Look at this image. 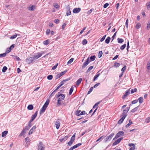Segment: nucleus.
Returning <instances> with one entry per match:
<instances>
[{
	"label": "nucleus",
	"mask_w": 150,
	"mask_h": 150,
	"mask_svg": "<svg viewBox=\"0 0 150 150\" xmlns=\"http://www.w3.org/2000/svg\"><path fill=\"white\" fill-rule=\"evenodd\" d=\"M17 35H18L17 34H15V35H14L13 36H11L10 37V38L11 39H13L14 38H16V37L17 36Z\"/></svg>",
	"instance_id": "obj_52"
},
{
	"label": "nucleus",
	"mask_w": 150,
	"mask_h": 150,
	"mask_svg": "<svg viewBox=\"0 0 150 150\" xmlns=\"http://www.w3.org/2000/svg\"><path fill=\"white\" fill-rule=\"evenodd\" d=\"M114 135V133H112L110 135L106 136V138L105 139L104 141L105 142L110 141Z\"/></svg>",
	"instance_id": "obj_3"
},
{
	"label": "nucleus",
	"mask_w": 150,
	"mask_h": 150,
	"mask_svg": "<svg viewBox=\"0 0 150 150\" xmlns=\"http://www.w3.org/2000/svg\"><path fill=\"white\" fill-rule=\"evenodd\" d=\"M126 66L125 65L124 67L122 69H121V71H122V72H124L125 71V70L126 69Z\"/></svg>",
	"instance_id": "obj_61"
},
{
	"label": "nucleus",
	"mask_w": 150,
	"mask_h": 150,
	"mask_svg": "<svg viewBox=\"0 0 150 150\" xmlns=\"http://www.w3.org/2000/svg\"><path fill=\"white\" fill-rule=\"evenodd\" d=\"M126 46V44H125L120 47V49L121 50H123L125 48Z\"/></svg>",
	"instance_id": "obj_43"
},
{
	"label": "nucleus",
	"mask_w": 150,
	"mask_h": 150,
	"mask_svg": "<svg viewBox=\"0 0 150 150\" xmlns=\"http://www.w3.org/2000/svg\"><path fill=\"white\" fill-rule=\"evenodd\" d=\"M38 111H36V112H35V114L32 115L31 118L30 120L31 121L33 122L34 119H35L36 117L37 114H38Z\"/></svg>",
	"instance_id": "obj_13"
},
{
	"label": "nucleus",
	"mask_w": 150,
	"mask_h": 150,
	"mask_svg": "<svg viewBox=\"0 0 150 150\" xmlns=\"http://www.w3.org/2000/svg\"><path fill=\"white\" fill-rule=\"evenodd\" d=\"M82 43L83 45H85L87 44V41L86 39H85L83 40Z\"/></svg>",
	"instance_id": "obj_41"
},
{
	"label": "nucleus",
	"mask_w": 150,
	"mask_h": 150,
	"mask_svg": "<svg viewBox=\"0 0 150 150\" xmlns=\"http://www.w3.org/2000/svg\"><path fill=\"white\" fill-rule=\"evenodd\" d=\"M35 59L33 57H31L26 59V61L28 64H30L32 63Z\"/></svg>",
	"instance_id": "obj_8"
},
{
	"label": "nucleus",
	"mask_w": 150,
	"mask_h": 150,
	"mask_svg": "<svg viewBox=\"0 0 150 150\" xmlns=\"http://www.w3.org/2000/svg\"><path fill=\"white\" fill-rule=\"evenodd\" d=\"M54 6L56 8H59V6L57 3H55L54 4Z\"/></svg>",
	"instance_id": "obj_47"
},
{
	"label": "nucleus",
	"mask_w": 150,
	"mask_h": 150,
	"mask_svg": "<svg viewBox=\"0 0 150 150\" xmlns=\"http://www.w3.org/2000/svg\"><path fill=\"white\" fill-rule=\"evenodd\" d=\"M138 100V101H139L140 104H141L143 101V99L142 97H140L139 98Z\"/></svg>",
	"instance_id": "obj_34"
},
{
	"label": "nucleus",
	"mask_w": 150,
	"mask_h": 150,
	"mask_svg": "<svg viewBox=\"0 0 150 150\" xmlns=\"http://www.w3.org/2000/svg\"><path fill=\"white\" fill-rule=\"evenodd\" d=\"M74 59L73 58H71L69 59V60L68 61L67 63V64H69L71 63L74 60Z\"/></svg>",
	"instance_id": "obj_42"
},
{
	"label": "nucleus",
	"mask_w": 150,
	"mask_h": 150,
	"mask_svg": "<svg viewBox=\"0 0 150 150\" xmlns=\"http://www.w3.org/2000/svg\"><path fill=\"white\" fill-rule=\"evenodd\" d=\"M90 62L91 61H90L89 57H88L85 61V62L83 63L82 67V69H84Z\"/></svg>",
	"instance_id": "obj_4"
},
{
	"label": "nucleus",
	"mask_w": 150,
	"mask_h": 150,
	"mask_svg": "<svg viewBox=\"0 0 150 150\" xmlns=\"http://www.w3.org/2000/svg\"><path fill=\"white\" fill-rule=\"evenodd\" d=\"M60 85L58 86L57 88L59 89L60 87H61L64 84V82H63V81H62L60 83Z\"/></svg>",
	"instance_id": "obj_55"
},
{
	"label": "nucleus",
	"mask_w": 150,
	"mask_h": 150,
	"mask_svg": "<svg viewBox=\"0 0 150 150\" xmlns=\"http://www.w3.org/2000/svg\"><path fill=\"white\" fill-rule=\"evenodd\" d=\"M109 5V4L108 3H107L104 4L103 6V8H107Z\"/></svg>",
	"instance_id": "obj_63"
},
{
	"label": "nucleus",
	"mask_w": 150,
	"mask_h": 150,
	"mask_svg": "<svg viewBox=\"0 0 150 150\" xmlns=\"http://www.w3.org/2000/svg\"><path fill=\"white\" fill-rule=\"evenodd\" d=\"M86 113V112L85 111H82L81 112V110H77L76 111V115L77 116H79L80 115H85Z\"/></svg>",
	"instance_id": "obj_7"
},
{
	"label": "nucleus",
	"mask_w": 150,
	"mask_h": 150,
	"mask_svg": "<svg viewBox=\"0 0 150 150\" xmlns=\"http://www.w3.org/2000/svg\"><path fill=\"white\" fill-rule=\"evenodd\" d=\"M147 69L148 70L150 69V61H149L147 64Z\"/></svg>",
	"instance_id": "obj_39"
},
{
	"label": "nucleus",
	"mask_w": 150,
	"mask_h": 150,
	"mask_svg": "<svg viewBox=\"0 0 150 150\" xmlns=\"http://www.w3.org/2000/svg\"><path fill=\"white\" fill-rule=\"evenodd\" d=\"M13 57L14 58V59H16L17 61H19L21 60V59L19 58L17 56H14L13 55H12Z\"/></svg>",
	"instance_id": "obj_32"
},
{
	"label": "nucleus",
	"mask_w": 150,
	"mask_h": 150,
	"mask_svg": "<svg viewBox=\"0 0 150 150\" xmlns=\"http://www.w3.org/2000/svg\"><path fill=\"white\" fill-rule=\"evenodd\" d=\"M133 124V123L132 122L131 120H129V123L126 125L125 127L126 128H127L129 127V126L131 124Z\"/></svg>",
	"instance_id": "obj_27"
},
{
	"label": "nucleus",
	"mask_w": 150,
	"mask_h": 150,
	"mask_svg": "<svg viewBox=\"0 0 150 150\" xmlns=\"http://www.w3.org/2000/svg\"><path fill=\"white\" fill-rule=\"evenodd\" d=\"M123 139V137H121L115 141L113 144V146H115L118 144Z\"/></svg>",
	"instance_id": "obj_9"
},
{
	"label": "nucleus",
	"mask_w": 150,
	"mask_h": 150,
	"mask_svg": "<svg viewBox=\"0 0 150 150\" xmlns=\"http://www.w3.org/2000/svg\"><path fill=\"white\" fill-rule=\"evenodd\" d=\"M75 134L76 133H74L73 135L72 136L70 140L67 143V144L69 146H71L72 143L74 141L75 138Z\"/></svg>",
	"instance_id": "obj_5"
},
{
	"label": "nucleus",
	"mask_w": 150,
	"mask_h": 150,
	"mask_svg": "<svg viewBox=\"0 0 150 150\" xmlns=\"http://www.w3.org/2000/svg\"><path fill=\"white\" fill-rule=\"evenodd\" d=\"M150 27V22H149L147 24V30H148L149 28Z\"/></svg>",
	"instance_id": "obj_64"
},
{
	"label": "nucleus",
	"mask_w": 150,
	"mask_h": 150,
	"mask_svg": "<svg viewBox=\"0 0 150 150\" xmlns=\"http://www.w3.org/2000/svg\"><path fill=\"white\" fill-rule=\"evenodd\" d=\"M81 10L80 8H74L73 10V12L74 13H79Z\"/></svg>",
	"instance_id": "obj_15"
},
{
	"label": "nucleus",
	"mask_w": 150,
	"mask_h": 150,
	"mask_svg": "<svg viewBox=\"0 0 150 150\" xmlns=\"http://www.w3.org/2000/svg\"><path fill=\"white\" fill-rule=\"evenodd\" d=\"M111 39V38L110 37H108L105 40V43L107 44H108L109 43L110 40Z\"/></svg>",
	"instance_id": "obj_30"
},
{
	"label": "nucleus",
	"mask_w": 150,
	"mask_h": 150,
	"mask_svg": "<svg viewBox=\"0 0 150 150\" xmlns=\"http://www.w3.org/2000/svg\"><path fill=\"white\" fill-rule=\"evenodd\" d=\"M128 145L131 147L130 148L129 150H134L135 149V146L134 144H129Z\"/></svg>",
	"instance_id": "obj_16"
},
{
	"label": "nucleus",
	"mask_w": 150,
	"mask_h": 150,
	"mask_svg": "<svg viewBox=\"0 0 150 150\" xmlns=\"http://www.w3.org/2000/svg\"><path fill=\"white\" fill-rule=\"evenodd\" d=\"M58 65V64L57 63L56 65H55L54 67H52V69L54 70L55 69L57 68Z\"/></svg>",
	"instance_id": "obj_62"
},
{
	"label": "nucleus",
	"mask_w": 150,
	"mask_h": 150,
	"mask_svg": "<svg viewBox=\"0 0 150 150\" xmlns=\"http://www.w3.org/2000/svg\"><path fill=\"white\" fill-rule=\"evenodd\" d=\"M106 36V35H104L101 39L100 41L101 42L103 41L105 39V37Z\"/></svg>",
	"instance_id": "obj_58"
},
{
	"label": "nucleus",
	"mask_w": 150,
	"mask_h": 150,
	"mask_svg": "<svg viewBox=\"0 0 150 150\" xmlns=\"http://www.w3.org/2000/svg\"><path fill=\"white\" fill-rule=\"evenodd\" d=\"M117 41L119 43H122L124 42V40L122 38H118L117 39Z\"/></svg>",
	"instance_id": "obj_31"
},
{
	"label": "nucleus",
	"mask_w": 150,
	"mask_h": 150,
	"mask_svg": "<svg viewBox=\"0 0 150 150\" xmlns=\"http://www.w3.org/2000/svg\"><path fill=\"white\" fill-rule=\"evenodd\" d=\"M100 102H97V103H96L93 106V108H95L97 106V107H98V105L100 103Z\"/></svg>",
	"instance_id": "obj_54"
},
{
	"label": "nucleus",
	"mask_w": 150,
	"mask_h": 150,
	"mask_svg": "<svg viewBox=\"0 0 150 150\" xmlns=\"http://www.w3.org/2000/svg\"><path fill=\"white\" fill-rule=\"evenodd\" d=\"M127 114L125 115L120 119L118 122V124H121L125 118L127 116Z\"/></svg>",
	"instance_id": "obj_10"
},
{
	"label": "nucleus",
	"mask_w": 150,
	"mask_h": 150,
	"mask_svg": "<svg viewBox=\"0 0 150 150\" xmlns=\"http://www.w3.org/2000/svg\"><path fill=\"white\" fill-rule=\"evenodd\" d=\"M50 42V41L49 40H47L43 42V44L45 45H48Z\"/></svg>",
	"instance_id": "obj_26"
},
{
	"label": "nucleus",
	"mask_w": 150,
	"mask_h": 150,
	"mask_svg": "<svg viewBox=\"0 0 150 150\" xmlns=\"http://www.w3.org/2000/svg\"><path fill=\"white\" fill-rule=\"evenodd\" d=\"M45 146L41 142H40L38 146V150H45Z\"/></svg>",
	"instance_id": "obj_2"
},
{
	"label": "nucleus",
	"mask_w": 150,
	"mask_h": 150,
	"mask_svg": "<svg viewBox=\"0 0 150 150\" xmlns=\"http://www.w3.org/2000/svg\"><path fill=\"white\" fill-rule=\"evenodd\" d=\"M67 24L65 23H64L62 25V28L63 30H64V29L65 28Z\"/></svg>",
	"instance_id": "obj_60"
},
{
	"label": "nucleus",
	"mask_w": 150,
	"mask_h": 150,
	"mask_svg": "<svg viewBox=\"0 0 150 150\" xmlns=\"http://www.w3.org/2000/svg\"><path fill=\"white\" fill-rule=\"evenodd\" d=\"M82 80V79L81 78H80L79 79L76 81V85L77 86H78L80 84Z\"/></svg>",
	"instance_id": "obj_21"
},
{
	"label": "nucleus",
	"mask_w": 150,
	"mask_h": 150,
	"mask_svg": "<svg viewBox=\"0 0 150 150\" xmlns=\"http://www.w3.org/2000/svg\"><path fill=\"white\" fill-rule=\"evenodd\" d=\"M55 125H56V128L58 129L60 125V122L59 121V120H57L56 121Z\"/></svg>",
	"instance_id": "obj_18"
},
{
	"label": "nucleus",
	"mask_w": 150,
	"mask_h": 150,
	"mask_svg": "<svg viewBox=\"0 0 150 150\" xmlns=\"http://www.w3.org/2000/svg\"><path fill=\"white\" fill-rule=\"evenodd\" d=\"M35 6L32 5L31 7H29L28 9L30 11H34L35 9Z\"/></svg>",
	"instance_id": "obj_25"
},
{
	"label": "nucleus",
	"mask_w": 150,
	"mask_h": 150,
	"mask_svg": "<svg viewBox=\"0 0 150 150\" xmlns=\"http://www.w3.org/2000/svg\"><path fill=\"white\" fill-rule=\"evenodd\" d=\"M137 91V89L136 88H135L134 89H132L131 90V92L132 93H133L134 92H136Z\"/></svg>",
	"instance_id": "obj_51"
},
{
	"label": "nucleus",
	"mask_w": 150,
	"mask_h": 150,
	"mask_svg": "<svg viewBox=\"0 0 150 150\" xmlns=\"http://www.w3.org/2000/svg\"><path fill=\"white\" fill-rule=\"evenodd\" d=\"M74 90V87L73 86H72L70 89L69 92V95H71L72 93Z\"/></svg>",
	"instance_id": "obj_33"
},
{
	"label": "nucleus",
	"mask_w": 150,
	"mask_h": 150,
	"mask_svg": "<svg viewBox=\"0 0 150 150\" xmlns=\"http://www.w3.org/2000/svg\"><path fill=\"white\" fill-rule=\"evenodd\" d=\"M40 52L41 53H38L37 55H35L33 56L34 58L35 59H37L41 57L42 54L45 53V52L44 51H42Z\"/></svg>",
	"instance_id": "obj_6"
},
{
	"label": "nucleus",
	"mask_w": 150,
	"mask_h": 150,
	"mask_svg": "<svg viewBox=\"0 0 150 150\" xmlns=\"http://www.w3.org/2000/svg\"><path fill=\"white\" fill-rule=\"evenodd\" d=\"M46 108H47L46 107L43 106L42 108L41 109V110L40 111V114L41 113H43V112H45Z\"/></svg>",
	"instance_id": "obj_22"
},
{
	"label": "nucleus",
	"mask_w": 150,
	"mask_h": 150,
	"mask_svg": "<svg viewBox=\"0 0 150 150\" xmlns=\"http://www.w3.org/2000/svg\"><path fill=\"white\" fill-rule=\"evenodd\" d=\"M124 134V132L122 131H120L118 133H117L115 136H117L118 137V138L120 136H123Z\"/></svg>",
	"instance_id": "obj_19"
},
{
	"label": "nucleus",
	"mask_w": 150,
	"mask_h": 150,
	"mask_svg": "<svg viewBox=\"0 0 150 150\" xmlns=\"http://www.w3.org/2000/svg\"><path fill=\"white\" fill-rule=\"evenodd\" d=\"M6 53H4L3 54H0V57H5L6 54Z\"/></svg>",
	"instance_id": "obj_56"
},
{
	"label": "nucleus",
	"mask_w": 150,
	"mask_h": 150,
	"mask_svg": "<svg viewBox=\"0 0 150 150\" xmlns=\"http://www.w3.org/2000/svg\"><path fill=\"white\" fill-rule=\"evenodd\" d=\"M71 14V11L70 10V8H68L67 11L66 12V15L67 16H69Z\"/></svg>",
	"instance_id": "obj_24"
},
{
	"label": "nucleus",
	"mask_w": 150,
	"mask_h": 150,
	"mask_svg": "<svg viewBox=\"0 0 150 150\" xmlns=\"http://www.w3.org/2000/svg\"><path fill=\"white\" fill-rule=\"evenodd\" d=\"M120 66V64L117 62H115L114 63V66L115 67H117Z\"/></svg>",
	"instance_id": "obj_48"
},
{
	"label": "nucleus",
	"mask_w": 150,
	"mask_h": 150,
	"mask_svg": "<svg viewBox=\"0 0 150 150\" xmlns=\"http://www.w3.org/2000/svg\"><path fill=\"white\" fill-rule=\"evenodd\" d=\"M49 103V101H48L47 100L43 106L47 108Z\"/></svg>",
	"instance_id": "obj_37"
},
{
	"label": "nucleus",
	"mask_w": 150,
	"mask_h": 150,
	"mask_svg": "<svg viewBox=\"0 0 150 150\" xmlns=\"http://www.w3.org/2000/svg\"><path fill=\"white\" fill-rule=\"evenodd\" d=\"M103 54V52L101 51H100L98 53V57L99 58H100Z\"/></svg>",
	"instance_id": "obj_46"
},
{
	"label": "nucleus",
	"mask_w": 150,
	"mask_h": 150,
	"mask_svg": "<svg viewBox=\"0 0 150 150\" xmlns=\"http://www.w3.org/2000/svg\"><path fill=\"white\" fill-rule=\"evenodd\" d=\"M8 133L7 131H4L2 133L1 136L2 137H4Z\"/></svg>",
	"instance_id": "obj_23"
},
{
	"label": "nucleus",
	"mask_w": 150,
	"mask_h": 150,
	"mask_svg": "<svg viewBox=\"0 0 150 150\" xmlns=\"http://www.w3.org/2000/svg\"><path fill=\"white\" fill-rule=\"evenodd\" d=\"M96 57L95 55H92L89 58V59L91 60V61H93L95 60Z\"/></svg>",
	"instance_id": "obj_29"
},
{
	"label": "nucleus",
	"mask_w": 150,
	"mask_h": 150,
	"mask_svg": "<svg viewBox=\"0 0 150 150\" xmlns=\"http://www.w3.org/2000/svg\"><path fill=\"white\" fill-rule=\"evenodd\" d=\"M130 94V89L127 90L126 92L125 93L123 96L122 97V98L123 99H124L126 98L127 96H128L129 94Z\"/></svg>",
	"instance_id": "obj_11"
},
{
	"label": "nucleus",
	"mask_w": 150,
	"mask_h": 150,
	"mask_svg": "<svg viewBox=\"0 0 150 150\" xmlns=\"http://www.w3.org/2000/svg\"><path fill=\"white\" fill-rule=\"evenodd\" d=\"M36 127L35 125L33 126L30 130L28 133L29 135H30L32 134L33 133V132L35 131V130L36 129Z\"/></svg>",
	"instance_id": "obj_14"
},
{
	"label": "nucleus",
	"mask_w": 150,
	"mask_h": 150,
	"mask_svg": "<svg viewBox=\"0 0 150 150\" xmlns=\"http://www.w3.org/2000/svg\"><path fill=\"white\" fill-rule=\"evenodd\" d=\"M100 71V70L98 72L96 75L94 76L93 79V81H95L96 79H97L99 77V76L100 75V74L98 73Z\"/></svg>",
	"instance_id": "obj_20"
},
{
	"label": "nucleus",
	"mask_w": 150,
	"mask_h": 150,
	"mask_svg": "<svg viewBox=\"0 0 150 150\" xmlns=\"http://www.w3.org/2000/svg\"><path fill=\"white\" fill-rule=\"evenodd\" d=\"M145 122L147 123H148L150 122V116L145 119Z\"/></svg>",
	"instance_id": "obj_45"
},
{
	"label": "nucleus",
	"mask_w": 150,
	"mask_h": 150,
	"mask_svg": "<svg viewBox=\"0 0 150 150\" xmlns=\"http://www.w3.org/2000/svg\"><path fill=\"white\" fill-rule=\"evenodd\" d=\"M139 106H138L137 107L134 108L133 109H132V110L131 111V112H134L136 111H137L138 109V108L139 107Z\"/></svg>",
	"instance_id": "obj_44"
},
{
	"label": "nucleus",
	"mask_w": 150,
	"mask_h": 150,
	"mask_svg": "<svg viewBox=\"0 0 150 150\" xmlns=\"http://www.w3.org/2000/svg\"><path fill=\"white\" fill-rule=\"evenodd\" d=\"M32 122V121H31L30 120L29 121V122L28 123V127H30H30L31 126H32V124H31V123Z\"/></svg>",
	"instance_id": "obj_59"
},
{
	"label": "nucleus",
	"mask_w": 150,
	"mask_h": 150,
	"mask_svg": "<svg viewBox=\"0 0 150 150\" xmlns=\"http://www.w3.org/2000/svg\"><path fill=\"white\" fill-rule=\"evenodd\" d=\"M141 26V25L139 23H137L136 25V27L137 29H138Z\"/></svg>",
	"instance_id": "obj_49"
},
{
	"label": "nucleus",
	"mask_w": 150,
	"mask_h": 150,
	"mask_svg": "<svg viewBox=\"0 0 150 150\" xmlns=\"http://www.w3.org/2000/svg\"><path fill=\"white\" fill-rule=\"evenodd\" d=\"M138 102V100H134L132 102V104H134L137 103Z\"/></svg>",
	"instance_id": "obj_57"
},
{
	"label": "nucleus",
	"mask_w": 150,
	"mask_h": 150,
	"mask_svg": "<svg viewBox=\"0 0 150 150\" xmlns=\"http://www.w3.org/2000/svg\"><path fill=\"white\" fill-rule=\"evenodd\" d=\"M33 106L32 105H29L27 107V108L28 110H31L33 109Z\"/></svg>",
	"instance_id": "obj_28"
},
{
	"label": "nucleus",
	"mask_w": 150,
	"mask_h": 150,
	"mask_svg": "<svg viewBox=\"0 0 150 150\" xmlns=\"http://www.w3.org/2000/svg\"><path fill=\"white\" fill-rule=\"evenodd\" d=\"M7 69V68L6 66H4L3 67L2 69V71L3 73H5Z\"/></svg>",
	"instance_id": "obj_36"
},
{
	"label": "nucleus",
	"mask_w": 150,
	"mask_h": 150,
	"mask_svg": "<svg viewBox=\"0 0 150 150\" xmlns=\"http://www.w3.org/2000/svg\"><path fill=\"white\" fill-rule=\"evenodd\" d=\"M67 70H66L64 71H63L61 72L60 73V74L61 76L64 75L67 72Z\"/></svg>",
	"instance_id": "obj_50"
},
{
	"label": "nucleus",
	"mask_w": 150,
	"mask_h": 150,
	"mask_svg": "<svg viewBox=\"0 0 150 150\" xmlns=\"http://www.w3.org/2000/svg\"><path fill=\"white\" fill-rule=\"evenodd\" d=\"M93 66H90L89 67V68H88V69L87 71H86V73H87L88 72H89V71H91L92 70V69L93 68Z\"/></svg>",
	"instance_id": "obj_35"
},
{
	"label": "nucleus",
	"mask_w": 150,
	"mask_h": 150,
	"mask_svg": "<svg viewBox=\"0 0 150 150\" xmlns=\"http://www.w3.org/2000/svg\"><path fill=\"white\" fill-rule=\"evenodd\" d=\"M69 136H67L64 137L63 138L60 139H59V140L61 142H64L65 141H66L68 138L69 137Z\"/></svg>",
	"instance_id": "obj_17"
},
{
	"label": "nucleus",
	"mask_w": 150,
	"mask_h": 150,
	"mask_svg": "<svg viewBox=\"0 0 150 150\" xmlns=\"http://www.w3.org/2000/svg\"><path fill=\"white\" fill-rule=\"evenodd\" d=\"M15 44L12 45L9 48H8L6 51V53H8L10 52L12 49H13L14 47Z\"/></svg>",
	"instance_id": "obj_12"
},
{
	"label": "nucleus",
	"mask_w": 150,
	"mask_h": 150,
	"mask_svg": "<svg viewBox=\"0 0 150 150\" xmlns=\"http://www.w3.org/2000/svg\"><path fill=\"white\" fill-rule=\"evenodd\" d=\"M55 97L58 98L57 105L58 106L62 105L61 101L64 100L65 98L64 95H56Z\"/></svg>",
	"instance_id": "obj_1"
},
{
	"label": "nucleus",
	"mask_w": 150,
	"mask_h": 150,
	"mask_svg": "<svg viewBox=\"0 0 150 150\" xmlns=\"http://www.w3.org/2000/svg\"><path fill=\"white\" fill-rule=\"evenodd\" d=\"M128 112V111L126 110H123L122 114L121 116H122V115L123 116L125 115L126 114H127Z\"/></svg>",
	"instance_id": "obj_38"
},
{
	"label": "nucleus",
	"mask_w": 150,
	"mask_h": 150,
	"mask_svg": "<svg viewBox=\"0 0 150 150\" xmlns=\"http://www.w3.org/2000/svg\"><path fill=\"white\" fill-rule=\"evenodd\" d=\"M53 76L52 75H50L47 76V79L49 80H51L52 79Z\"/></svg>",
	"instance_id": "obj_40"
},
{
	"label": "nucleus",
	"mask_w": 150,
	"mask_h": 150,
	"mask_svg": "<svg viewBox=\"0 0 150 150\" xmlns=\"http://www.w3.org/2000/svg\"><path fill=\"white\" fill-rule=\"evenodd\" d=\"M30 142H25V146L28 147L30 145Z\"/></svg>",
	"instance_id": "obj_53"
}]
</instances>
